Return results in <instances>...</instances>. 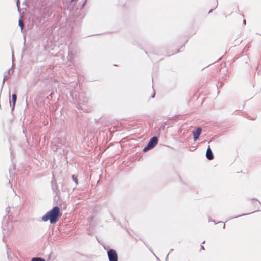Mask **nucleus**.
<instances>
[{
    "label": "nucleus",
    "mask_w": 261,
    "mask_h": 261,
    "mask_svg": "<svg viewBox=\"0 0 261 261\" xmlns=\"http://www.w3.org/2000/svg\"><path fill=\"white\" fill-rule=\"evenodd\" d=\"M158 141V138L156 137H153L150 139L147 144L148 145V146H150L151 148H153L157 144Z\"/></svg>",
    "instance_id": "obj_4"
},
{
    "label": "nucleus",
    "mask_w": 261,
    "mask_h": 261,
    "mask_svg": "<svg viewBox=\"0 0 261 261\" xmlns=\"http://www.w3.org/2000/svg\"><path fill=\"white\" fill-rule=\"evenodd\" d=\"M86 1H87V0H85V1L84 3H83V5H82V7H84V6H85V4H86Z\"/></svg>",
    "instance_id": "obj_14"
},
{
    "label": "nucleus",
    "mask_w": 261,
    "mask_h": 261,
    "mask_svg": "<svg viewBox=\"0 0 261 261\" xmlns=\"http://www.w3.org/2000/svg\"><path fill=\"white\" fill-rule=\"evenodd\" d=\"M173 250V249H171L170 250V252H171V251H172Z\"/></svg>",
    "instance_id": "obj_20"
},
{
    "label": "nucleus",
    "mask_w": 261,
    "mask_h": 261,
    "mask_svg": "<svg viewBox=\"0 0 261 261\" xmlns=\"http://www.w3.org/2000/svg\"><path fill=\"white\" fill-rule=\"evenodd\" d=\"M60 214V208L56 206L42 217V220L44 222L49 220L51 224H55L58 221Z\"/></svg>",
    "instance_id": "obj_1"
},
{
    "label": "nucleus",
    "mask_w": 261,
    "mask_h": 261,
    "mask_svg": "<svg viewBox=\"0 0 261 261\" xmlns=\"http://www.w3.org/2000/svg\"><path fill=\"white\" fill-rule=\"evenodd\" d=\"M64 140H61L57 138L54 141V146L53 147V149L54 151H59V153H64V144L63 143L64 142Z\"/></svg>",
    "instance_id": "obj_2"
},
{
    "label": "nucleus",
    "mask_w": 261,
    "mask_h": 261,
    "mask_svg": "<svg viewBox=\"0 0 261 261\" xmlns=\"http://www.w3.org/2000/svg\"><path fill=\"white\" fill-rule=\"evenodd\" d=\"M16 99H17V95L15 94H13L12 95V111H13L14 109Z\"/></svg>",
    "instance_id": "obj_7"
},
{
    "label": "nucleus",
    "mask_w": 261,
    "mask_h": 261,
    "mask_svg": "<svg viewBox=\"0 0 261 261\" xmlns=\"http://www.w3.org/2000/svg\"><path fill=\"white\" fill-rule=\"evenodd\" d=\"M72 178L73 180L74 181V182L76 184V185L77 184V179L74 175L72 176Z\"/></svg>",
    "instance_id": "obj_11"
},
{
    "label": "nucleus",
    "mask_w": 261,
    "mask_h": 261,
    "mask_svg": "<svg viewBox=\"0 0 261 261\" xmlns=\"http://www.w3.org/2000/svg\"><path fill=\"white\" fill-rule=\"evenodd\" d=\"M9 102H10V106H11V100H10V101H9Z\"/></svg>",
    "instance_id": "obj_22"
},
{
    "label": "nucleus",
    "mask_w": 261,
    "mask_h": 261,
    "mask_svg": "<svg viewBox=\"0 0 261 261\" xmlns=\"http://www.w3.org/2000/svg\"><path fill=\"white\" fill-rule=\"evenodd\" d=\"M74 1H75V0H71V3H72V2H74Z\"/></svg>",
    "instance_id": "obj_19"
},
{
    "label": "nucleus",
    "mask_w": 261,
    "mask_h": 261,
    "mask_svg": "<svg viewBox=\"0 0 261 261\" xmlns=\"http://www.w3.org/2000/svg\"><path fill=\"white\" fill-rule=\"evenodd\" d=\"M206 157L209 160H212L214 159V156L212 150H211L210 146H208L206 151Z\"/></svg>",
    "instance_id": "obj_5"
},
{
    "label": "nucleus",
    "mask_w": 261,
    "mask_h": 261,
    "mask_svg": "<svg viewBox=\"0 0 261 261\" xmlns=\"http://www.w3.org/2000/svg\"><path fill=\"white\" fill-rule=\"evenodd\" d=\"M31 261H45L44 258L41 257H33L32 258Z\"/></svg>",
    "instance_id": "obj_9"
},
{
    "label": "nucleus",
    "mask_w": 261,
    "mask_h": 261,
    "mask_svg": "<svg viewBox=\"0 0 261 261\" xmlns=\"http://www.w3.org/2000/svg\"><path fill=\"white\" fill-rule=\"evenodd\" d=\"M246 214H243V215H240L238 216H236V217H234L233 218H238V217H241L242 216H244V215H246Z\"/></svg>",
    "instance_id": "obj_13"
},
{
    "label": "nucleus",
    "mask_w": 261,
    "mask_h": 261,
    "mask_svg": "<svg viewBox=\"0 0 261 261\" xmlns=\"http://www.w3.org/2000/svg\"><path fill=\"white\" fill-rule=\"evenodd\" d=\"M168 256H169V254H168L167 255L166 258H167V257H168Z\"/></svg>",
    "instance_id": "obj_21"
},
{
    "label": "nucleus",
    "mask_w": 261,
    "mask_h": 261,
    "mask_svg": "<svg viewBox=\"0 0 261 261\" xmlns=\"http://www.w3.org/2000/svg\"><path fill=\"white\" fill-rule=\"evenodd\" d=\"M201 133V128L198 127L195 131L193 132V138L195 141L197 140Z\"/></svg>",
    "instance_id": "obj_6"
},
{
    "label": "nucleus",
    "mask_w": 261,
    "mask_h": 261,
    "mask_svg": "<svg viewBox=\"0 0 261 261\" xmlns=\"http://www.w3.org/2000/svg\"><path fill=\"white\" fill-rule=\"evenodd\" d=\"M223 228L224 229L225 228V224H224V225H223Z\"/></svg>",
    "instance_id": "obj_18"
},
{
    "label": "nucleus",
    "mask_w": 261,
    "mask_h": 261,
    "mask_svg": "<svg viewBox=\"0 0 261 261\" xmlns=\"http://www.w3.org/2000/svg\"><path fill=\"white\" fill-rule=\"evenodd\" d=\"M243 23H244V24H246V20H245V19H244V20H243Z\"/></svg>",
    "instance_id": "obj_17"
},
{
    "label": "nucleus",
    "mask_w": 261,
    "mask_h": 261,
    "mask_svg": "<svg viewBox=\"0 0 261 261\" xmlns=\"http://www.w3.org/2000/svg\"><path fill=\"white\" fill-rule=\"evenodd\" d=\"M18 25L20 27L21 30H22L23 26L22 22L20 20H19Z\"/></svg>",
    "instance_id": "obj_12"
},
{
    "label": "nucleus",
    "mask_w": 261,
    "mask_h": 261,
    "mask_svg": "<svg viewBox=\"0 0 261 261\" xmlns=\"http://www.w3.org/2000/svg\"><path fill=\"white\" fill-rule=\"evenodd\" d=\"M150 149L152 148L150 146H148V145L147 144V146L143 148V151L145 152Z\"/></svg>",
    "instance_id": "obj_10"
},
{
    "label": "nucleus",
    "mask_w": 261,
    "mask_h": 261,
    "mask_svg": "<svg viewBox=\"0 0 261 261\" xmlns=\"http://www.w3.org/2000/svg\"><path fill=\"white\" fill-rule=\"evenodd\" d=\"M154 95H155V93L154 92L153 94L152 95L151 97L153 98L154 97Z\"/></svg>",
    "instance_id": "obj_15"
},
{
    "label": "nucleus",
    "mask_w": 261,
    "mask_h": 261,
    "mask_svg": "<svg viewBox=\"0 0 261 261\" xmlns=\"http://www.w3.org/2000/svg\"><path fill=\"white\" fill-rule=\"evenodd\" d=\"M10 75V70L5 73L4 77L3 79V85H4L5 80L7 79Z\"/></svg>",
    "instance_id": "obj_8"
},
{
    "label": "nucleus",
    "mask_w": 261,
    "mask_h": 261,
    "mask_svg": "<svg viewBox=\"0 0 261 261\" xmlns=\"http://www.w3.org/2000/svg\"><path fill=\"white\" fill-rule=\"evenodd\" d=\"M109 261H118V257L116 251L113 249H110L107 251Z\"/></svg>",
    "instance_id": "obj_3"
},
{
    "label": "nucleus",
    "mask_w": 261,
    "mask_h": 261,
    "mask_svg": "<svg viewBox=\"0 0 261 261\" xmlns=\"http://www.w3.org/2000/svg\"><path fill=\"white\" fill-rule=\"evenodd\" d=\"M201 249L204 250V248L203 246H202V245L201 246Z\"/></svg>",
    "instance_id": "obj_16"
}]
</instances>
